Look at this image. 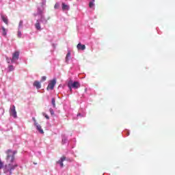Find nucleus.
<instances>
[{
  "mask_svg": "<svg viewBox=\"0 0 175 175\" xmlns=\"http://www.w3.org/2000/svg\"><path fill=\"white\" fill-rule=\"evenodd\" d=\"M36 126L37 130L40 132V133H44V131H43V129H42V126L38 123L37 124L35 125Z\"/></svg>",
  "mask_w": 175,
  "mask_h": 175,
  "instance_id": "9d476101",
  "label": "nucleus"
},
{
  "mask_svg": "<svg viewBox=\"0 0 175 175\" xmlns=\"http://www.w3.org/2000/svg\"><path fill=\"white\" fill-rule=\"evenodd\" d=\"M35 27H36V29H38V31H40V29H41L40 23H39L38 21L36 22Z\"/></svg>",
  "mask_w": 175,
  "mask_h": 175,
  "instance_id": "4468645a",
  "label": "nucleus"
},
{
  "mask_svg": "<svg viewBox=\"0 0 175 175\" xmlns=\"http://www.w3.org/2000/svg\"><path fill=\"white\" fill-rule=\"evenodd\" d=\"M32 120H33V121L34 122V126L38 125V123L36 122V118H32Z\"/></svg>",
  "mask_w": 175,
  "mask_h": 175,
  "instance_id": "4be33fe9",
  "label": "nucleus"
},
{
  "mask_svg": "<svg viewBox=\"0 0 175 175\" xmlns=\"http://www.w3.org/2000/svg\"><path fill=\"white\" fill-rule=\"evenodd\" d=\"M1 20H3V23H5V24H6V25H8L9 24V21L8 20V17L1 15Z\"/></svg>",
  "mask_w": 175,
  "mask_h": 175,
  "instance_id": "9b49d317",
  "label": "nucleus"
},
{
  "mask_svg": "<svg viewBox=\"0 0 175 175\" xmlns=\"http://www.w3.org/2000/svg\"><path fill=\"white\" fill-rule=\"evenodd\" d=\"M62 10H69V5L65 4V3H62Z\"/></svg>",
  "mask_w": 175,
  "mask_h": 175,
  "instance_id": "f8f14e48",
  "label": "nucleus"
},
{
  "mask_svg": "<svg viewBox=\"0 0 175 175\" xmlns=\"http://www.w3.org/2000/svg\"><path fill=\"white\" fill-rule=\"evenodd\" d=\"M18 57H20V52L16 51L12 54V59L11 60V62H14V61L18 59Z\"/></svg>",
  "mask_w": 175,
  "mask_h": 175,
  "instance_id": "423d86ee",
  "label": "nucleus"
},
{
  "mask_svg": "<svg viewBox=\"0 0 175 175\" xmlns=\"http://www.w3.org/2000/svg\"><path fill=\"white\" fill-rule=\"evenodd\" d=\"M54 8H55V9H58V8H59V4L55 3Z\"/></svg>",
  "mask_w": 175,
  "mask_h": 175,
  "instance_id": "393cba45",
  "label": "nucleus"
},
{
  "mask_svg": "<svg viewBox=\"0 0 175 175\" xmlns=\"http://www.w3.org/2000/svg\"><path fill=\"white\" fill-rule=\"evenodd\" d=\"M66 159V157L65 156H62L58 161H57V163H59L61 167H64V161Z\"/></svg>",
  "mask_w": 175,
  "mask_h": 175,
  "instance_id": "6e6552de",
  "label": "nucleus"
},
{
  "mask_svg": "<svg viewBox=\"0 0 175 175\" xmlns=\"http://www.w3.org/2000/svg\"><path fill=\"white\" fill-rule=\"evenodd\" d=\"M10 114L12 117H14V118H17V111H16V106L12 105V108L10 109Z\"/></svg>",
  "mask_w": 175,
  "mask_h": 175,
  "instance_id": "39448f33",
  "label": "nucleus"
},
{
  "mask_svg": "<svg viewBox=\"0 0 175 175\" xmlns=\"http://www.w3.org/2000/svg\"><path fill=\"white\" fill-rule=\"evenodd\" d=\"M41 21H44V23L45 24H47V20L44 19V17L42 16L41 17Z\"/></svg>",
  "mask_w": 175,
  "mask_h": 175,
  "instance_id": "412c9836",
  "label": "nucleus"
},
{
  "mask_svg": "<svg viewBox=\"0 0 175 175\" xmlns=\"http://www.w3.org/2000/svg\"><path fill=\"white\" fill-rule=\"evenodd\" d=\"M49 111H50L51 116H54V110H53L52 108H51V109H49Z\"/></svg>",
  "mask_w": 175,
  "mask_h": 175,
  "instance_id": "5701e85b",
  "label": "nucleus"
},
{
  "mask_svg": "<svg viewBox=\"0 0 175 175\" xmlns=\"http://www.w3.org/2000/svg\"><path fill=\"white\" fill-rule=\"evenodd\" d=\"M66 140H68L66 137H64L62 140V144H65V143H66Z\"/></svg>",
  "mask_w": 175,
  "mask_h": 175,
  "instance_id": "aec40b11",
  "label": "nucleus"
},
{
  "mask_svg": "<svg viewBox=\"0 0 175 175\" xmlns=\"http://www.w3.org/2000/svg\"><path fill=\"white\" fill-rule=\"evenodd\" d=\"M1 29H2V31H3L2 35H3V36H6V35H8V31H7L6 29H5V27H2Z\"/></svg>",
  "mask_w": 175,
  "mask_h": 175,
  "instance_id": "ddd939ff",
  "label": "nucleus"
},
{
  "mask_svg": "<svg viewBox=\"0 0 175 175\" xmlns=\"http://www.w3.org/2000/svg\"><path fill=\"white\" fill-rule=\"evenodd\" d=\"M18 36H20V35H21V32L19 31V32L18 33Z\"/></svg>",
  "mask_w": 175,
  "mask_h": 175,
  "instance_id": "bb28decb",
  "label": "nucleus"
},
{
  "mask_svg": "<svg viewBox=\"0 0 175 175\" xmlns=\"http://www.w3.org/2000/svg\"><path fill=\"white\" fill-rule=\"evenodd\" d=\"M4 163L2 160L0 159V169H3Z\"/></svg>",
  "mask_w": 175,
  "mask_h": 175,
  "instance_id": "6ab92c4d",
  "label": "nucleus"
},
{
  "mask_svg": "<svg viewBox=\"0 0 175 175\" xmlns=\"http://www.w3.org/2000/svg\"><path fill=\"white\" fill-rule=\"evenodd\" d=\"M69 58H70V51H68L66 56V62H68V61H69Z\"/></svg>",
  "mask_w": 175,
  "mask_h": 175,
  "instance_id": "2eb2a0df",
  "label": "nucleus"
},
{
  "mask_svg": "<svg viewBox=\"0 0 175 175\" xmlns=\"http://www.w3.org/2000/svg\"><path fill=\"white\" fill-rule=\"evenodd\" d=\"M17 154V151H13L10 149L6 151V161L10 162V163H13L14 162V155Z\"/></svg>",
  "mask_w": 175,
  "mask_h": 175,
  "instance_id": "f257e3e1",
  "label": "nucleus"
},
{
  "mask_svg": "<svg viewBox=\"0 0 175 175\" xmlns=\"http://www.w3.org/2000/svg\"><path fill=\"white\" fill-rule=\"evenodd\" d=\"M46 76L42 77L41 81H46Z\"/></svg>",
  "mask_w": 175,
  "mask_h": 175,
  "instance_id": "b1692460",
  "label": "nucleus"
},
{
  "mask_svg": "<svg viewBox=\"0 0 175 175\" xmlns=\"http://www.w3.org/2000/svg\"><path fill=\"white\" fill-rule=\"evenodd\" d=\"M20 24H23V21H21V22H20Z\"/></svg>",
  "mask_w": 175,
  "mask_h": 175,
  "instance_id": "cd10ccee",
  "label": "nucleus"
},
{
  "mask_svg": "<svg viewBox=\"0 0 175 175\" xmlns=\"http://www.w3.org/2000/svg\"><path fill=\"white\" fill-rule=\"evenodd\" d=\"M45 118H46V120H50V117H49V115H44Z\"/></svg>",
  "mask_w": 175,
  "mask_h": 175,
  "instance_id": "a878e982",
  "label": "nucleus"
},
{
  "mask_svg": "<svg viewBox=\"0 0 175 175\" xmlns=\"http://www.w3.org/2000/svg\"><path fill=\"white\" fill-rule=\"evenodd\" d=\"M9 72H13L14 70V66L10 65L8 66Z\"/></svg>",
  "mask_w": 175,
  "mask_h": 175,
  "instance_id": "dca6fc26",
  "label": "nucleus"
},
{
  "mask_svg": "<svg viewBox=\"0 0 175 175\" xmlns=\"http://www.w3.org/2000/svg\"><path fill=\"white\" fill-rule=\"evenodd\" d=\"M18 167V164L10 163L8 165L5 166L4 172L5 173H10V174H13V170L16 169V167Z\"/></svg>",
  "mask_w": 175,
  "mask_h": 175,
  "instance_id": "f03ea898",
  "label": "nucleus"
},
{
  "mask_svg": "<svg viewBox=\"0 0 175 175\" xmlns=\"http://www.w3.org/2000/svg\"><path fill=\"white\" fill-rule=\"evenodd\" d=\"M56 84H57V79H53L49 83V85L46 88V90H54V87H55Z\"/></svg>",
  "mask_w": 175,
  "mask_h": 175,
  "instance_id": "20e7f679",
  "label": "nucleus"
},
{
  "mask_svg": "<svg viewBox=\"0 0 175 175\" xmlns=\"http://www.w3.org/2000/svg\"><path fill=\"white\" fill-rule=\"evenodd\" d=\"M77 49L78 50H82V51H84L85 50V45L84 44H82L81 43H79L77 46Z\"/></svg>",
  "mask_w": 175,
  "mask_h": 175,
  "instance_id": "1a4fd4ad",
  "label": "nucleus"
},
{
  "mask_svg": "<svg viewBox=\"0 0 175 175\" xmlns=\"http://www.w3.org/2000/svg\"><path fill=\"white\" fill-rule=\"evenodd\" d=\"M51 103H52L53 107L55 108L56 107V105H55V98H52Z\"/></svg>",
  "mask_w": 175,
  "mask_h": 175,
  "instance_id": "f3484780",
  "label": "nucleus"
},
{
  "mask_svg": "<svg viewBox=\"0 0 175 175\" xmlns=\"http://www.w3.org/2000/svg\"><path fill=\"white\" fill-rule=\"evenodd\" d=\"M94 2H95V0H92V1L90 2L89 3L90 8H94Z\"/></svg>",
  "mask_w": 175,
  "mask_h": 175,
  "instance_id": "a211bd4d",
  "label": "nucleus"
},
{
  "mask_svg": "<svg viewBox=\"0 0 175 175\" xmlns=\"http://www.w3.org/2000/svg\"><path fill=\"white\" fill-rule=\"evenodd\" d=\"M33 87H36L37 90H40L42 88V85L39 81H35L33 83Z\"/></svg>",
  "mask_w": 175,
  "mask_h": 175,
  "instance_id": "0eeeda50",
  "label": "nucleus"
},
{
  "mask_svg": "<svg viewBox=\"0 0 175 175\" xmlns=\"http://www.w3.org/2000/svg\"><path fill=\"white\" fill-rule=\"evenodd\" d=\"M68 87L70 92H72V88H73L74 90H79V88L81 87V85H80V82L79 81L73 82V81L70 80L68 81Z\"/></svg>",
  "mask_w": 175,
  "mask_h": 175,
  "instance_id": "7ed1b4c3",
  "label": "nucleus"
}]
</instances>
